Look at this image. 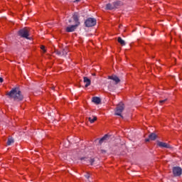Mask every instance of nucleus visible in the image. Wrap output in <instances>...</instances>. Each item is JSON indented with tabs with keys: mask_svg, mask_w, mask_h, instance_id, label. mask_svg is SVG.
<instances>
[{
	"mask_svg": "<svg viewBox=\"0 0 182 182\" xmlns=\"http://www.w3.org/2000/svg\"><path fill=\"white\" fill-rule=\"evenodd\" d=\"M8 96H9V97H11V99H14V100H17V102H20L21 100H23V95L18 87L13 88L8 93Z\"/></svg>",
	"mask_w": 182,
	"mask_h": 182,
	"instance_id": "obj_1",
	"label": "nucleus"
},
{
	"mask_svg": "<svg viewBox=\"0 0 182 182\" xmlns=\"http://www.w3.org/2000/svg\"><path fill=\"white\" fill-rule=\"evenodd\" d=\"M124 110V104L123 102H120L117 106V109L115 111V114L117 116H120L122 119H123V116L122 113Z\"/></svg>",
	"mask_w": 182,
	"mask_h": 182,
	"instance_id": "obj_2",
	"label": "nucleus"
},
{
	"mask_svg": "<svg viewBox=\"0 0 182 182\" xmlns=\"http://www.w3.org/2000/svg\"><path fill=\"white\" fill-rule=\"evenodd\" d=\"M18 35L21 38H25L26 39H29V28H24L18 31Z\"/></svg>",
	"mask_w": 182,
	"mask_h": 182,
	"instance_id": "obj_3",
	"label": "nucleus"
},
{
	"mask_svg": "<svg viewBox=\"0 0 182 182\" xmlns=\"http://www.w3.org/2000/svg\"><path fill=\"white\" fill-rule=\"evenodd\" d=\"M96 20L95 18H88L85 21V25L87 28H92V26H95L96 25Z\"/></svg>",
	"mask_w": 182,
	"mask_h": 182,
	"instance_id": "obj_4",
	"label": "nucleus"
},
{
	"mask_svg": "<svg viewBox=\"0 0 182 182\" xmlns=\"http://www.w3.org/2000/svg\"><path fill=\"white\" fill-rule=\"evenodd\" d=\"M173 174L175 177H180L182 174V168L180 166H174L173 168Z\"/></svg>",
	"mask_w": 182,
	"mask_h": 182,
	"instance_id": "obj_5",
	"label": "nucleus"
},
{
	"mask_svg": "<svg viewBox=\"0 0 182 182\" xmlns=\"http://www.w3.org/2000/svg\"><path fill=\"white\" fill-rule=\"evenodd\" d=\"M81 161H83V163H85V161H86L87 164H91V166H93V163H95V159H87V158H85V157H82L80 158Z\"/></svg>",
	"mask_w": 182,
	"mask_h": 182,
	"instance_id": "obj_6",
	"label": "nucleus"
},
{
	"mask_svg": "<svg viewBox=\"0 0 182 182\" xmlns=\"http://www.w3.org/2000/svg\"><path fill=\"white\" fill-rule=\"evenodd\" d=\"M77 26H79V23H76L75 25H73V26H70L66 28V31L67 32H74L76 29V28H77Z\"/></svg>",
	"mask_w": 182,
	"mask_h": 182,
	"instance_id": "obj_7",
	"label": "nucleus"
},
{
	"mask_svg": "<svg viewBox=\"0 0 182 182\" xmlns=\"http://www.w3.org/2000/svg\"><path fill=\"white\" fill-rule=\"evenodd\" d=\"M79 18H80V16H79V13H74L73 16V19L75 21V24L78 23V26L80 25V22H79Z\"/></svg>",
	"mask_w": 182,
	"mask_h": 182,
	"instance_id": "obj_8",
	"label": "nucleus"
},
{
	"mask_svg": "<svg viewBox=\"0 0 182 182\" xmlns=\"http://www.w3.org/2000/svg\"><path fill=\"white\" fill-rule=\"evenodd\" d=\"M156 139H157V135H156L154 133H151L149 135V138L145 139V141L156 140Z\"/></svg>",
	"mask_w": 182,
	"mask_h": 182,
	"instance_id": "obj_9",
	"label": "nucleus"
},
{
	"mask_svg": "<svg viewBox=\"0 0 182 182\" xmlns=\"http://www.w3.org/2000/svg\"><path fill=\"white\" fill-rule=\"evenodd\" d=\"M158 146L159 147H164V149H170V145L168 144L166 142H161V141H159L158 142Z\"/></svg>",
	"mask_w": 182,
	"mask_h": 182,
	"instance_id": "obj_10",
	"label": "nucleus"
},
{
	"mask_svg": "<svg viewBox=\"0 0 182 182\" xmlns=\"http://www.w3.org/2000/svg\"><path fill=\"white\" fill-rule=\"evenodd\" d=\"M109 79L114 80V82H115L117 84L119 83V82H120V79L117 75L109 76Z\"/></svg>",
	"mask_w": 182,
	"mask_h": 182,
	"instance_id": "obj_11",
	"label": "nucleus"
},
{
	"mask_svg": "<svg viewBox=\"0 0 182 182\" xmlns=\"http://www.w3.org/2000/svg\"><path fill=\"white\" fill-rule=\"evenodd\" d=\"M84 83H85V87H89L90 86V79H89L87 77H84Z\"/></svg>",
	"mask_w": 182,
	"mask_h": 182,
	"instance_id": "obj_12",
	"label": "nucleus"
},
{
	"mask_svg": "<svg viewBox=\"0 0 182 182\" xmlns=\"http://www.w3.org/2000/svg\"><path fill=\"white\" fill-rule=\"evenodd\" d=\"M109 139V135L106 134L102 138H101L99 141L100 144H102L104 141Z\"/></svg>",
	"mask_w": 182,
	"mask_h": 182,
	"instance_id": "obj_13",
	"label": "nucleus"
},
{
	"mask_svg": "<svg viewBox=\"0 0 182 182\" xmlns=\"http://www.w3.org/2000/svg\"><path fill=\"white\" fill-rule=\"evenodd\" d=\"M92 102L93 103H95V105H99L101 102L100 98L98 97H92Z\"/></svg>",
	"mask_w": 182,
	"mask_h": 182,
	"instance_id": "obj_14",
	"label": "nucleus"
},
{
	"mask_svg": "<svg viewBox=\"0 0 182 182\" xmlns=\"http://www.w3.org/2000/svg\"><path fill=\"white\" fill-rule=\"evenodd\" d=\"M120 5H122V1H115L113 3L114 9H117V8H119V6H120Z\"/></svg>",
	"mask_w": 182,
	"mask_h": 182,
	"instance_id": "obj_15",
	"label": "nucleus"
},
{
	"mask_svg": "<svg viewBox=\"0 0 182 182\" xmlns=\"http://www.w3.org/2000/svg\"><path fill=\"white\" fill-rule=\"evenodd\" d=\"M106 9L109 11H112V9H114V6H113V4H107L106 5Z\"/></svg>",
	"mask_w": 182,
	"mask_h": 182,
	"instance_id": "obj_16",
	"label": "nucleus"
},
{
	"mask_svg": "<svg viewBox=\"0 0 182 182\" xmlns=\"http://www.w3.org/2000/svg\"><path fill=\"white\" fill-rule=\"evenodd\" d=\"M118 42L122 45V46H124L126 45V42L124 41V40L122 38V37L118 38Z\"/></svg>",
	"mask_w": 182,
	"mask_h": 182,
	"instance_id": "obj_17",
	"label": "nucleus"
},
{
	"mask_svg": "<svg viewBox=\"0 0 182 182\" xmlns=\"http://www.w3.org/2000/svg\"><path fill=\"white\" fill-rule=\"evenodd\" d=\"M88 120L90 123H95V122H96V120H97V117H89Z\"/></svg>",
	"mask_w": 182,
	"mask_h": 182,
	"instance_id": "obj_18",
	"label": "nucleus"
},
{
	"mask_svg": "<svg viewBox=\"0 0 182 182\" xmlns=\"http://www.w3.org/2000/svg\"><path fill=\"white\" fill-rule=\"evenodd\" d=\"M14 139L12 138H9L8 140H7V146H11V144H14Z\"/></svg>",
	"mask_w": 182,
	"mask_h": 182,
	"instance_id": "obj_19",
	"label": "nucleus"
},
{
	"mask_svg": "<svg viewBox=\"0 0 182 182\" xmlns=\"http://www.w3.org/2000/svg\"><path fill=\"white\" fill-rule=\"evenodd\" d=\"M41 49L44 52V53H45V52H46V50L45 49L44 46H41Z\"/></svg>",
	"mask_w": 182,
	"mask_h": 182,
	"instance_id": "obj_20",
	"label": "nucleus"
},
{
	"mask_svg": "<svg viewBox=\"0 0 182 182\" xmlns=\"http://www.w3.org/2000/svg\"><path fill=\"white\" fill-rule=\"evenodd\" d=\"M167 101V100L166 99H165V100H161V101H159V103H164V102H166Z\"/></svg>",
	"mask_w": 182,
	"mask_h": 182,
	"instance_id": "obj_21",
	"label": "nucleus"
},
{
	"mask_svg": "<svg viewBox=\"0 0 182 182\" xmlns=\"http://www.w3.org/2000/svg\"><path fill=\"white\" fill-rule=\"evenodd\" d=\"M85 177H86V178H89L90 177V174L87 173V174L85 175Z\"/></svg>",
	"mask_w": 182,
	"mask_h": 182,
	"instance_id": "obj_22",
	"label": "nucleus"
},
{
	"mask_svg": "<svg viewBox=\"0 0 182 182\" xmlns=\"http://www.w3.org/2000/svg\"><path fill=\"white\" fill-rule=\"evenodd\" d=\"M4 82V79L2 77H0V83H2Z\"/></svg>",
	"mask_w": 182,
	"mask_h": 182,
	"instance_id": "obj_23",
	"label": "nucleus"
},
{
	"mask_svg": "<svg viewBox=\"0 0 182 182\" xmlns=\"http://www.w3.org/2000/svg\"><path fill=\"white\" fill-rule=\"evenodd\" d=\"M74 2H75V3H76V2H80V0H75V1H74Z\"/></svg>",
	"mask_w": 182,
	"mask_h": 182,
	"instance_id": "obj_24",
	"label": "nucleus"
},
{
	"mask_svg": "<svg viewBox=\"0 0 182 182\" xmlns=\"http://www.w3.org/2000/svg\"><path fill=\"white\" fill-rule=\"evenodd\" d=\"M72 22V20H69V23H70Z\"/></svg>",
	"mask_w": 182,
	"mask_h": 182,
	"instance_id": "obj_25",
	"label": "nucleus"
},
{
	"mask_svg": "<svg viewBox=\"0 0 182 182\" xmlns=\"http://www.w3.org/2000/svg\"><path fill=\"white\" fill-rule=\"evenodd\" d=\"M63 55H65V52L63 53Z\"/></svg>",
	"mask_w": 182,
	"mask_h": 182,
	"instance_id": "obj_26",
	"label": "nucleus"
}]
</instances>
